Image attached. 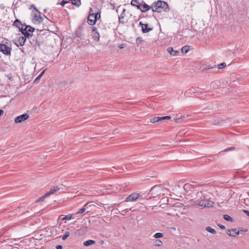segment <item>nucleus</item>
Returning a JSON list of instances; mask_svg holds the SVG:
<instances>
[{
    "label": "nucleus",
    "instance_id": "nucleus-1",
    "mask_svg": "<svg viewBox=\"0 0 249 249\" xmlns=\"http://www.w3.org/2000/svg\"><path fill=\"white\" fill-rule=\"evenodd\" d=\"M151 9L154 12L161 13L162 12H167L169 7L165 1L158 0L152 4Z\"/></svg>",
    "mask_w": 249,
    "mask_h": 249
},
{
    "label": "nucleus",
    "instance_id": "nucleus-2",
    "mask_svg": "<svg viewBox=\"0 0 249 249\" xmlns=\"http://www.w3.org/2000/svg\"><path fill=\"white\" fill-rule=\"evenodd\" d=\"M214 203L209 199H202V198L198 199L195 202L196 205L203 208H211L213 207Z\"/></svg>",
    "mask_w": 249,
    "mask_h": 249
},
{
    "label": "nucleus",
    "instance_id": "nucleus-3",
    "mask_svg": "<svg viewBox=\"0 0 249 249\" xmlns=\"http://www.w3.org/2000/svg\"><path fill=\"white\" fill-rule=\"evenodd\" d=\"M35 30V29L30 26H27L26 25H23L22 27H21L20 28V31H21L22 35L24 36H26L28 38H29L32 36L33 32Z\"/></svg>",
    "mask_w": 249,
    "mask_h": 249
},
{
    "label": "nucleus",
    "instance_id": "nucleus-4",
    "mask_svg": "<svg viewBox=\"0 0 249 249\" xmlns=\"http://www.w3.org/2000/svg\"><path fill=\"white\" fill-rule=\"evenodd\" d=\"M0 51L6 55L11 54V48L5 43L0 44Z\"/></svg>",
    "mask_w": 249,
    "mask_h": 249
},
{
    "label": "nucleus",
    "instance_id": "nucleus-5",
    "mask_svg": "<svg viewBox=\"0 0 249 249\" xmlns=\"http://www.w3.org/2000/svg\"><path fill=\"white\" fill-rule=\"evenodd\" d=\"M29 117V115L27 113H24L22 115L17 117L15 119V122L16 123H21L23 121L27 120Z\"/></svg>",
    "mask_w": 249,
    "mask_h": 249
},
{
    "label": "nucleus",
    "instance_id": "nucleus-6",
    "mask_svg": "<svg viewBox=\"0 0 249 249\" xmlns=\"http://www.w3.org/2000/svg\"><path fill=\"white\" fill-rule=\"evenodd\" d=\"M27 38L25 36H23L18 35L17 36V42L15 44L17 46H22L25 44Z\"/></svg>",
    "mask_w": 249,
    "mask_h": 249
},
{
    "label": "nucleus",
    "instance_id": "nucleus-7",
    "mask_svg": "<svg viewBox=\"0 0 249 249\" xmlns=\"http://www.w3.org/2000/svg\"><path fill=\"white\" fill-rule=\"evenodd\" d=\"M139 26L142 27V31L143 33H147L153 30L152 28L148 27V24H143L141 21L139 22Z\"/></svg>",
    "mask_w": 249,
    "mask_h": 249
},
{
    "label": "nucleus",
    "instance_id": "nucleus-8",
    "mask_svg": "<svg viewBox=\"0 0 249 249\" xmlns=\"http://www.w3.org/2000/svg\"><path fill=\"white\" fill-rule=\"evenodd\" d=\"M140 196V195L138 193H134L130 195L124 201H134L138 199Z\"/></svg>",
    "mask_w": 249,
    "mask_h": 249
},
{
    "label": "nucleus",
    "instance_id": "nucleus-9",
    "mask_svg": "<svg viewBox=\"0 0 249 249\" xmlns=\"http://www.w3.org/2000/svg\"><path fill=\"white\" fill-rule=\"evenodd\" d=\"M33 20L34 23L39 24L43 21V18L40 16V13L38 12L37 14H35Z\"/></svg>",
    "mask_w": 249,
    "mask_h": 249
},
{
    "label": "nucleus",
    "instance_id": "nucleus-10",
    "mask_svg": "<svg viewBox=\"0 0 249 249\" xmlns=\"http://www.w3.org/2000/svg\"><path fill=\"white\" fill-rule=\"evenodd\" d=\"M142 6H140V8L139 9H140L141 11L143 13H145L147 12L148 10H149L150 9H151V5L149 6L147 4H146L143 1H142Z\"/></svg>",
    "mask_w": 249,
    "mask_h": 249
},
{
    "label": "nucleus",
    "instance_id": "nucleus-11",
    "mask_svg": "<svg viewBox=\"0 0 249 249\" xmlns=\"http://www.w3.org/2000/svg\"><path fill=\"white\" fill-rule=\"evenodd\" d=\"M197 91H198V88L192 87L190 89H189L187 90L185 92L184 94L185 96H186L187 97H189L192 95V93H195L197 92Z\"/></svg>",
    "mask_w": 249,
    "mask_h": 249
},
{
    "label": "nucleus",
    "instance_id": "nucleus-12",
    "mask_svg": "<svg viewBox=\"0 0 249 249\" xmlns=\"http://www.w3.org/2000/svg\"><path fill=\"white\" fill-rule=\"evenodd\" d=\"M92 32L93 33L92 36L94 40L99 41L100 39V35L97 31V29L95 27H92Z\"/></svg>",
    "mask_w": 249,
    "mask_h": 249
},
{
    "label": "nucleus",
    "instance_id": "nucleus-13",
    "mask_svg": "<svg viewBox=\"0 0 249 249\" xmlns=\"http://www.w3.org/2000/svg\"><path fill=\"white\" fill-rule=\"evenodd\" d=\"M226 233L230 236L236 237L239 234V231H237L236 229H234L227 230Z\"/></svg>",
    "mask_w": 249,
    "mask_h": 249
},
{
    "label": "nucleus",
    "instance_id": "nucleus-14",
    "mask_svg": "<svg viewBox=\"0 0 249 249\" xmlns=\"http://www.w3.org/2000/svg\"><path fill=\"white\" fill-rule=\"evenodd\" d=\"M75 37L80 38L81 39L84 38V35L83 34L81 27L79 28L75 32Z\"/></svg>",
    "mask_w": 249,
    "mask_h": 249
},
{
    "label": "nucleus",
    "instance_id": "nucleus-15",
    "mask_svg": "<svg viewBox=\"0 0 249 249\" xmlns=\"http://www.w3.org/2000/svg\"><path fill=\"white\" fill-rule=\"evenodd\" d=\"M88 23L90 25H93L96 23V19L93 18V14H90L88 18Z\"/></svg>",
    "mask_w": 249,
    "mask_h": 249
},
{
    "label": "nucleus",
    "instance_id": "nucleus-16",
    "mask_svg": "<svg viewBox=\"0 0 249 249\" xmlns=\"http://www.w3.org/2000/svg\"><path fill=\"white\" fill-rule=\"evenodd\" d=\"M60 189L61 188L58 186L53 187V188H52L48 192L46 193V196H49L53 194L56 191H59Z\"/></svg>",
    "mask_w": 249,
    "mask_h": 249
},
{
    "label": "nucleus",
    "instance_id": "nucleus-17",
    "mask_svg": "<svg viewBox=\"0 0 249 249\" xmlns=\"http://www.w3.org/2000/svg\"><path fill=\"white\" fill-rule=\"evenodd\" d=\"M168 52L173 56H177L179 54V52L178 50H174L172 47H168Z\"/></svg>",
    "mask_w": 249,
    "mask_h": 249
},
{
    "label": "nucleus",
    "instance_id": "nucleus-18",
    "mask_svg": "<svg viewBox=\"0 0 249 249\" xmlns=\"http://www.w3.org/2000/svg\"><path fill=\"white\" fill-rule=\"evenodd\" d=\"M131 4L133 6H135L138 9L140 8V6H142V3H140L139 0H132L131 1Z\"/></svg>",
    "mask_w": 249,
    "mask_h": 249
},
{
    "label": "nucleus",
    "instance_id": "nucleus-19",
    "mask_svg": "<svg viewBox=\"0 0 249 249\" xmlns=\"http://www.w3.org/2000/svg\"><path fill=\"white\" fill-rule=\"evenodd\" d=\"M13 25L18 28L20 30V28H21L20 26L22 27V26L24 25L22 24L19 19H16L14 22Z\"/></svg>",
    "mask_w": 249,
    "mask_h": 249
},
{
    "label": "nucleus",
    "instance_id": "nucleus-20",
    "mask_svg": "<svg viewBox=\"0 0 249 249\" xmlns=\"http://www.w3.org/2000/svg\"><path fill=\"white\" fill-rule=\"evenodd\" d=\"M95 243V241L92 240H88L84 242L83 245L85 246H89V245L94 244Z\"/></svg>",
    "mask_w": 249,
    "mask_h": 249
},
{
    "label": "nucleus",
    "instance_id": "nucleus-21",
    "mask_svg": "<svg viewBox=\"0 0 249 249\" xmlns=\"http://www.w3.org/2000/svg\"><path fill=\"white\" fill-rule=\"evenodd\" d=\"M190 49V47L189 46H183L182 49H181V53H183V54H185V53H186L188 52L189 50Z\"/></svg>",
    "mask_w": 249,
    "mask_h": 249
},
{
    "label": "nucleus",
    "instance_id": "nucleus-22",
    "mask_svg": "<svg viewBox=\"0 0 249 249\" xmlns=\"http://www.w3.org/2000/svg\"><path fill=\"white\" fill-rule=\"evenodd\" d=\"M71 3L77 7H79L81 4V0H71Z\"/></svg>",
    "mask_w": 249,
    "mask_h": 249
},
{
    "label": "nucleus",
    "instance_id": "nucleus-23",
    "mask_svg": "<svg viewBox=\"0 0 249 249\" xmlns=\"http://www.w3.org/2000/svg\"><path fill=\"white\" fill-rule=\"evenodd\" d=\"M154 244L155 246L160 247V246H161L163 244V243L161 240H159V239H156L154 242Z\"/></svg>",
    "mask_w": 249,
    "mask_h": 249
},
{
    "label": "nucleus",
    "instance_id": "nucleus-24",
    "mask_svg": "<svg viewBox=\"0 0 249 249\" xmlns=\"http://www.w3.org/2000/svg\"><path fill=\"white\" fill-rule=\"evenodd\" d=\"M206 230L208 232H210V233H213V234H215L216 233L215 230L214 229L211 228V227H206Z\"/></svg>",
    "mask_w": 249,
    "mask_h": 249
},
{
    "label": "nucleus",
    "instance_id": "nucleus-25",
    "mask_svg": "<svg viewBox=\"0 0 249 249\" xmlns=\"http://www.w3.org/2000/svg\"><path fill=\"white\" fill-rule=\"evenodd\" d=\"M223 218L227 220V221H232V218L228 214H225L223 215Z\"/></svg>",
    "mask_w": 249,
    "mask_h": 249
},
{
    "label": "nucleus",
    "instance_id": "nucleus-26",
    "mask_svg": "<svg viewBox=\"0 0 249 249\" xmlns=\"http://www.w3.org/2000/svg\"><path fill=\"white\" fill-rule=\"evenodd\" d=\"M154 237L155 238H159L163 237V234L162 233L158 232L154 235Z\"/></svg>",
    "mask_w": 249,
    "mask_h": 249
},
{
    "label": "nucleus",
    "instance_id": "nucleus-27",
    "mask_svg": "<svg viewBox=\"0 0 249 249\" xmlns=\"http://www.w3.org/2000/svg\"><path fill=\"white\" fill-rule=\"evenodd\" d=\"M158 119H159L158 117H155L150 119V122L151 123H155L159 122Z\"/></svg>",
    "mask_w": 249,
    "mask_h": 249
},
{
    "label": "nucleus",
    "instance_id": "nucleus-28",
    "mask_svg": "<svg viewBox=\"0 0 249 249\" xmlns=\"http://www.w3.org/2000/svg\"><path fill=\"white\" fill-rule=\"evenodd\" d=\"M70 232L68 231H66L64 235L62 236V239L63 240H65L69 236Z\"/></svg>",
    "mask_w": 249,
    "mask_h": 249
},
{
    "label": "nucleus",
    "instance_id": "nucleus-29",
    "mask_svg": "<svg viewBox=\"0 0 249 249\" xmlns=\"http://www.w3.org/2000/svg\"><path fill=\"white\" fill-rule=\"evenodd\" d=\"M48 196H46V194H45L44 196H42L41 197H40L39 198V199L36 200V202H38L39 201H43L44 200V199H45V198H46Z\"/></svg>",
    "mask_w": 249,
    "mask_h": 249
},
{
    "label": "nucleus",
    "instance_id": "nucleus-30",
    "mask_svg": "<svg viewBox=\"0 0 249 249\" xmlns=\"http://www.w3.org/2000/svg\"><path fill=\"white\" fill-rule=\"evenodd\" d=\"M72 218V216H71V214L70 215H66L65 216H64L63 218H62V220H70Z\"/></svg>",
    "mask_w": 249,
    "mask_h": 249
},
{
    "label": "nucleus",
    "instance_id": "nucleus-31",
    "mask_svg": "<svg viewBox=\"0 0 249 249\" xmlns=\"http://www.w3.org/2000/svg\"><path fill=\"white\" fill-rule=\"evenodd\" d=\"M226 66V64L225 62L222 63L218 65V68L221 69L224 68Z\"/></svg>",
    "mask_w": 249,
    "mask_h": 249
},
{
    "label": "nucleus",
    "instance_id": "nucleus-32",
    "mask_svg": "<svg viewBox=\"0 0 249 249\" xmlns=\"http://www.w3.org/2000/svg\"><path fill=\"white\" fill-rule=\"evenodd\" d=\"M143 42V40L141 37H138L136 39V43L138 44H141Z\"/></svg>",
    "mask_w": 249,
    "mask_h": 249
},
{
    "label": "nucleus",
    "instance_id": "nucleus-33",
    "mask_svg": "<svg viewBox=\"0 0 249 249\" xmlns=\"http://www.w3.org/2000/svg\"><path fill=\"white\" fill-rule=\"evenodd\" d=\"M92 14H93V18H95L96 21H97V18H100V14L99 13H96V14L93 13Z\"/></svg>",
    "mask_w": 249,
    "mask_h": 249
},
{
    "label": "nucleus",
    "instance_id": "nucleus-34",
    "mask_svg": "<svg viewBox=\"0 0 249 249\" xmlns=\"http://www.w3.org/2000/svg\"><path fill=\"white\" fill-rule=\"evenodd\" d=\"M85 211H86V208L83 207V208L80 209L78 212H77V214L82 213H84L85 212Z\"/></svg>",
    "mask_w": 249,
    "mask_h": 249
},
{
    "label": "nucleus",
    "instance_id": "nucleus-35",
    "mask_svg": "<svg viewBox=\"0 0 249 249\" xmlns=\"http://www.w3.org/2000/svg\"><path fill=\"white\" fill-rule=\"evenodd\" d=\"M195 192L196 193V197H197L201 196V195H202V192H198L196 191H195Z\"/></svg>",
    "mask_w": 249,
    "mask_h": 249
},
{
    "label": "nucleus",
    "instance_id": "nucleus-36",
    "mask_svg": "<svg viewBox=\"0 0 249 249\" xmlns=\"http://www.w3.org/2000/svg\"><path fill=\"white\" fill-rule=\"evenodd\" d=\"M68 3V1H65V0H62V1L61 2L60 4H61L62 6H64L65 5V4L66 3Z\"/></svg>",
    "mask_w": 249,
    "mask_h": 249
},
{
    "label": "nucleus",
    "instance_id": "nucleus-37",
    "mask_svg": "<svg viewBox=\"0 0 249 249\" xmlns=\"http://www.w3.org/2000/svg\"><path fill=\"white\" fill-rule=\"evenodd\" d=\"M233 149V148L231 147V148H227L225 149H224L223 151H222V152H228V151H230L231 150Z\"/></svg>",
    "mask_w": 249,
    "mask_h": 249
},
{
    "label": "nucleus",
    "instance_id": "nucleus-38",
    "mask_svg": "<svg viewBox=\"0 0 249 249\" xmlns=\"http://www.w3.org/2000/svg\"><path fill=\"white\" fill-rule=\"evenodd\" d=\"M45 70L43 71L38 75V76L41 78L42 76L43 75V74L45 72Z\"/></svg>",
    "mask_w": 249,
    "mask_h": 249
},
{
    "label": "nucleus",
    "instance_id": "nucleus-39",
    "mask_svg": "<svg viewBox=\"0 0 249 249\" xmlns=\"http://www.w3.org/2000/svg\"><path fill=\"white\" fill-rule=\"evenodd\" d=\"M45 70L43 71L38 75V76L41 78L42 76L43 75V74L45 72Z\"/></svg>",
    "mask_w": 249,
    "mask_h": 249
},
{
    "label": "nucleus",
    "instance_id": "nucleus-40",
    "mask_svg": "<svg viewBox=\"0 0 249 249\" xmlns=\"http://www.w3.org/2000/svg\"><path fill=\"white\" fill-rule=\"evenodd\" d=\"M218 226L221 229H225V227L224 225H221V224H218Z\"/></svg>",
    "mask_w": 249,
    "mask_h": 249
},
{
    "label": "nucleus",
    "instance_id": "nucleus-41",
    "mask_svg": "<svg viewBox=\"0 0 249 249\" xmlns=\"http://www.w3.org/2000/svg\"><path fill=\"white\" fill-rule=\"evenodd\" d=\"M159 118V122L160 121H163V120H164V117H158Z\"/></svg>",
    "mask_w": 249,
    "mask_h": 249
},
{
    "label": "nucleus",
    "instance_id": "nucleus-42",
    "mask_svg": "<svg viewBox=\"0 0 249 249\" xmlns=\"http://www.w3.org/2000/svg\"><path fill=\"white\" fill-rule=\"evenodd\" d=\"M55 248L56 249H62V246L61 245H57Z\"/></svg>",
    "mask_w": 249,
    "mask_h": 249
},
{
    "label": "nucleus",
    "instance_id": "nucleus-43",
    "mask_svg": "<svg viewBox=\"0 0 249 249\" xmlns=\"http://www.w3.org/2000/svg\"><path fill=\"white\" fill-rule=\"evenodd\" d=\"M119 48L120 49H123L124 47V44H122L119 45Z\"/></svg>",
    "mask_w": 249,
    "mask_h": 249
},
{
    "label": "nucleus",
    "instance_id": "nucleus-44",
    "mask_svg": "<svg viewBox=\"0 0 249 249\" xmlns=\"http://www.w3.org/2000/svg\"><path fill=\"white\" fill-rule=\"evenodd\" d=\"M31 7L34 9H35V10H36L37 12H38L39 11L37 10V9L36 8V7L35 6V5H32L31 6Z\"/></svg>",
    "mask_w": 249,
    "mask_h": 249
},
{
    "label": "nucleus",
    "instance_id": "nucleus-45",
    "mask_svg": "<svg viewBox=\"0 0 249 249\" xmlns=\"http://www.w3.org/2000/svg\"><path fill=\"white\" fill-rule=\"evenodd\" d=\"M164 120H168L171 119V117L169 116H166L164 117Z\"/></svg>",
    "mask_w": 249,
    "mask_h": 249
},
{
    "label": "nucleus",
    "instance_id": "nucleus-46",
    "mask_svg": "<svg viewBox=\"0 0 249 249\" xmlns=\"http://www.w3.org/2000/svg\"><path fill=\"white\" fill-rule=\"evenodd\" d=\"M243 211H244V213H245L248 216H249V212L248 211H247V210H244Z\"/></svg>",
    "mask_w": 249,
    "mask_h": 249
},
{
    "label": "nucleus",
    "instance_id": "nucleus-47",
    "mask_svg": "<svg viewBox=\"0 0 249 249\" xmlns=\"http://www.w3.org/2000/svg\"><path fill=\"white\" fill-rule=\"evenodd\" d=\"M88 204H89V203H87L86 204H85V205L84 206V207L86 208V209L88 208Z\"/></svg>",
    "mask_w": 249,
    "mask_h": 249
},
{
    "label": "nucleus",
    "instance_id": "nucleus-48",
    "mask_svg": "<svg viewBox=\"0 0 249 249\" xmlns=\"http://www.w3.org/2000/svg\"><path fill=\"white\" fill-rule=\"evenodd\" d=\"M189 185V184H185L184 185V188L185 189H186V188H187V187H188V186Z\"/></svg>",
    "mask_w": 249,
    "mask_h": 249
},
{
    "label": "nucleus",
    "instance_id": "nucleus-49",
    "mask_svg": "<svg viewBox=\"0 0 249 249\" xmlns=\"http://www.w3.org/2000/svg\"><path fill=\"white\" fill-rule=\"evenodd\" d=\"M3 111L2 110L0 109V116L2 114H3Z\"/></svg>",
    "mask_w": 249,
    "mask_h": 249
},
{
    "label": "nucleus",
    "instance_id": "nucleus-50",
    "mask_svg": "<svg viewBox=\"0 0 249 249\" xmlns=\"http://www.w3.org/2000/svg\"><path fill=\"white\" fill-rule=\"evenodd\" d=\"M40 78L39 77L37 76V77L36 78V79L35 81H36V80H37L39 79Z\"/></svg>",
    "mask_w": 249,
    "mask_h": 249
},
{
    "label": "nucleus",
    "instance_id": "nucleus-51",
    "mask_svg": "<svg viewBox=\"0 0 249 249\" xmlns=\"http://www.w3.org/2000/svg\"><path fill=\"white\" fill-rule=\"evenodd\" d=\"M100 243L101 244H103L104 243V241L103 240H101V241H100Z\"/></svg>",
    "mask_w": 249,
    "mask_h": 249
}]
</instances>
